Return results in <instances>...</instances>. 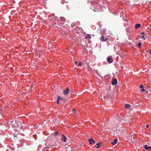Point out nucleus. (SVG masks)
Masks as SVG:
<instances>
[{
  "mask_svg": "<svg viewBox=\"0 0 151 151\" xmlns=\"http://www.w3.org/2000/svg\"><path fill=\"white\" fill-rule=\"evenodd\" d=\"M11 125L13 127H17L19 129H20L22 126L20 122L15 120V121H13L11 122Z\"/></svg>",
  "mask_w": 151,
  "mask_h": 151,
  "instance_id": "nucleus-1",
  "label": "nucleus"
},
{
  "mask_svg": "<svg viewBox=\"0 0 151 151\" xmlns=\"http://www.w3.org/2000/svg\"><path fill=\"white\" fill-rule=\"evenodd\" d=\"M88 142L89 144L91 145L94 143V140L91 138H90L88 139Z\"/></svg>",
  "mask_w": 151,
  "mask_h": 151,
  "instance_id": "nucleus-2",
  "label": "nucleus"
},
{
  "mask_svg": "<svg viewBox=\"0 0 151 151\" xmlns=\"http://www.w3.org/2000/svg\"><path fill=\"white\" fill-rule=\"evenodd\" d=\"M107 60L108 62L109 63H111L113 62V58L111 57H108L107 58Z\"/></svg>",
  "mask_w": 151,
  "mask_h": 151,
  "instance_id": "nucleus-3",
  "label": "nucleus"
},
{
  "mask_svg": "<svg viewBox=\"0 0 151 151\" xmlns=\"http://www.w3.org/2000/svg\"><path fill=\"white\" fill-rule=\"evenodd\" d=\"M113 85H116L117 84V80L116 78L114 79L111 83Z\"/></svg>",
  "mask_w": 151,
  "mask_h": 151,
  "instance_id": "nucleus-4",
  "label": "nucleus"
},
{
  "mask_svg": "<svg viewBox=\"0 0 151 151\" xmlns=\"http://www.w3.org/2000/svg\"><path fill=\"white\" fill-rule=\"evenodd\" d=\"M101 40L102 41L104 42L107 41L108 40V38L107 37L102 36L101 37Z\"/></svg>",
  "mask_w": 151,
  "mask_h": 151,
  "instance_id": "nucleus-5",
  "label": "nucleus"
},
{
  "mask_svg": "<svg viewBox=\"0 0 151 151\" xmlns=\"http://www.w3.org/2000/svg\"><path fill=\"white\" fill-rule=\"evenodd\" d=\"M69 92V89L68 88L66 90H64L63 91V93L65 95H67L68 93Z\"/></svg>",
  "mask_w": 151,
  "mask_h": 151,
  "instance_id": "nucleus-6",
  "label": "nucleus"
},
{
  "mask_svg": "<svg viewBox=\"0 0 151 151\" xmlns=\"http://www.w3.org/2000/svg\"><path fill=\"white\" fill-rule=\"evenodd\" d=\"M117 138L115 139L114 140V141L113 142H111V144L112 145H114L115 144H116L117 142Z\"/></svg>",
  "mask_w": 151,
  "mask_h": 151,
  "instance_id": "nucleus-7",
  "label": "nucleus"
},
{
  "mask_svg": "<svg viewBox=\"0 0 151 151\" xmlns=\"http://www.w3.org/2000/svg\"><path fill=\"white\" fill-rule=\"evenodd\" d=\"M150 95L147 94L145 95V99H150L151 98H150Z\"/></svg>",
  "mask_w": 151,
  "mask_h": 151,
  "instance_id": "nucleus-8",
  "label": "nucleus"
},
{
  "mask_svg": "<svg viewBox=\"0 0 151 151\" xmlns=\"http://www.w3.org/2000/svg\"><path fill=\"white\" fill-rule=\"evenodd\" d=\"M62 136L63 137V138H61V139L63 140V141L64 142H66V139H67V137L65 136V135H62Z\"/></svg>",
  "mask_w": 151,
  "mask_h": 151,
  "instance_id": "nucleus-9",
  "label": "nucleus"
},
{
  "mask_svg": "<svg viewBox=\"0 0 151 151\" xmlns=\"http://www.w3.org/2000/svg\"><path fill=\"white\" fill-rule=\"evenodd\" d=\"M145 148L147 150H151V146L148 147L147 145H145L144 146Z\"/></svg>",
  "mask_w": 151,
  "mask_h": 151,
  "instance_id": "nucleus-10",
  "label": "nucleus"
},
{
  "mask_svg": "<svg viewBox=\"0 0 151 151\" xmlns=\"http://www.w3.org/2000/svg\"><path fill=\"white\" fill-rule=\"evenodd\" d=\"M102 143L101 142H98L96 144L97 148H99L100 147V146L101 145Z\"/></svg>",
  "mask_w": 151,
  "mask_h": 151,
  "instance_id": "nucleus-11",
  "label": "nucleus"
},
{
  "mask_svg": "<svg viewBox=\"0 0 151 151\" xmlns=\"http://www.w3.org/2000/svg\"><path fill=\"white\" fill-rule=\"evenodd\" d=\"M61 21L63 22H64L65 21V18L63 17H61L60 18Z\"/></svg>",
  "mask_w": 151,
  "mask_h": 151,
  "instance_id": "nucleus-12",
  "label": "nucleus"
},
{
  "mask_svg": "<svg viewBox=\"0 0 151 151\" xmlns=\"http://www.w3.org/2000/svg\"><path fill=\"white\" fill-rule=\"evenodd\" d=\"M141 27V24H137L135 25V29H137L138 28H139Z\"/></svg>",
  "mask_w": 151,
  "mask_h": 151,
  "instance_id": "nucleus-13",
  "label": "nucleus"
},
{
  "mask_svg": "<svg viewBox=\"0 0 151 151\" xmlns=\"http://www.w3.org/2000/svg\"><path fill=\"white\" fill-rule=\"evenodd\" d=\"M125 107L126 109H129L130 107V105L129 104H126L125 105Z\"/></svg>",
  "mask_w": 151,
  "mask_h": 151,
  "instance_id": "nucleus-14",
  "label": "nucleus"
},
{
  "mask_svg": "<svg viewBox=\"0 0 151 151\" xmlns=\"http://www.w3.org/2000/svg\"><path fill=\"white\" fill-rule=\"evenodd\" d=\"M63 99V98L60 96H58V97L57 100L60 101V100Z\"/></svg>",
  "mask_w": 151,
  "mask_h": 151,
  "instance_id": "nucleus-15",
  "label": "nucleus"
},
{
  "mask_svg": "<svg viewBox=\"0 0 151 151\" xmlns=\"http://www.w3.org/2000/svg\"><path fill=\"white\" fill-rule=\"evenodd\" d=\"M142 43L141 42H139L138 44V47L139 48H140L141 47V45Z\"/></svg>",
  "mask_w": 151,
  "mask_h": 151,
  "instance_id": "nucleus-16",
  "label": "nucleus"
},
{
  "mask_svg": "<svg viewBox=\"0 0 151 151\" xmlns=\"http://www.w3.org/2000/svg\"><path fill=\"white\" fill-rule=\"evenodd\" d=\"M96 73L97 75L99 76V73L97 70H95V74Z\"/></svg>",
  "mask_w": 151,
  "mask_h": 151,
  "instance_id": "nucleus-17",
  "label": "nucleus"
},
{
  "mask_svg": "<svg viewBox=\"0 0 151 151\" xmlns=\"http://www.w3.org/2000/svg\"><path fill=\"white\" fill-rule=\"evenodd\" d=\"M144 88V86L143 85H141L140 86V88Z\"/></svg>",
  "mask_w": 151,
  "mask_h": 151,
  "instance_id": "nucleus-18",
  "label": "nucleus"
},
{
  "mask_svg": "<svg viewBox=\"0 0 151 151\" xmlns=\"http://www.w3.org/2000/svg\"><path fill=\"white\" fill-rule=\"evenodd\" d=\"M58 132H55L54 133V134L55 135H56L58 134Z\"/></svg>",
  "mask_w": 151,
  "mask_h": 151,
  "instance_id": "nucleus-19",
  "label": "nucleus"
},
{
  "mask_svg": "<svg viewBox=\"0 0 151 151\" xmlns=\"http://www.w3.org/2000/svg\"><path fill=\"white\" fill-rule=\"evenodd\" d=\"M145 91V89L143 88L141 90V92H143V91Z\"/></svg>",
  "mask_w": 151,
  "mask_h": 151,
  "instance_id": "nucleus-20",
  "label": "nucleus"
},
{
  "mask_svg": "<svg viewBox=\"0 0 151 151\" xmlns=\"http://www.w3.org/2000/svg\"><path fill=\"white\" fill-rule=\"evenodd\" d=\"M141 34L142 35H145V33H144V32H142L141 33Z\"/></svg>",
  "mask_w": 151,
  "mask_h": 151,
  "instance_id": "nucleus-21",
  "label": "nucleus"
},
{
  "mask_svg": "<svg viewBox=\"0 0 151 151\" xmlns=\"http://www.w3.org/2000/svg\"><path fill=\"white\" fill-rule=\"evenodd\" d=\"M82 63H80L78 64V65H81Z\"/></svg>",
  "mask_w": 151,
  "mask_h": 151,
  "instance_id": "nucleus-22",
  "label": "nucleus"
},
{
  "mask_svg": "<svg viewBox=\"0 0 151 151\" xmlns=\"http://www.w3.org/2000/svg\"><path fill=\"white\" fill-rule=\"evenodd\" d=\"M149 53L151 55V50L149 51Z\"/></svg>",
  "mask_w": 151,
  "mask_h": 151,
  "instance_id": "nucleus-23",
  "label": "nucleus"
},
{
  "mask_svg": "<svg viewBox=\"0 0 151 151\" xmlns=\"http://www.w3.org/2000/svg\"><path fill=\"white\" fill-rule=\"evenodd\" d=\"M59 102H60V101H59V100H57V104H59Z\"/></svg>",
  "mask_w": 151,
  "mask_h": 151,
  "instance_id": "nucleus-24",
  "label": "nucleus"
},
{
  "mask_svg": "<svg viewBox=\"0 0 151 151\" xmlns=\"http://www.w3.org/2000/svg\"><path fill=\"white\" fill-rule=\"evenodd\" d=\"M142 38L144 40H145V37H144V36H142Z\"/></svg>",
  "mask_w": 151,
  "mask_h": 151,
  "instance_id": "nucleus-25",
  "label": "nucleus"
},
{
  "mask_svg": "<svg viewBox=\"0 0 151 151\" xmlns=\"http://www.w3.org/2000/svg\"><path fill=\"white\" fill-rule=\"evenodd\" d=\"M149 127V125L148 124L147 125L146 127L147 128H148Z\"/></svg>",
  "mask_w": 151,
  "mask_h": 151,
  "instance_id": "nucleus-26",
  "label": "nucleus"
},
{
  "mask_svg": "<svg viewBox=\"0 0 151 151\" xmlns=\"http://www.w3.org/2000/svg\"><path fill=\"white\" fill-rule=\"evenodd\" d=\"M77 63H78V62H77V61H76V62H75V63L76 64H77Z\"/></svg>",
  "mask_w": 151,
  "mask_h": 151,
  "instance_id": "nucleus-27",
  "label": "nucleus"
},
{
  "mask_svg": "<svg viewBox=\"0 0 151 151\" xmlns=\"http://www.w3.org/2000/svg\"><path fill=\"white\" fill-rule=\"evenodd\" d=\"M150 93H151V90H150Z\"/></svg>",
  "mask_w": 151,
  "mask_h": 151,
  "instance_id": "nucleus-28",
  "label": "nucleus"
},
{
  "mask_svg": "<svg viewBox=\"0 0 151 151\" xmlns=\"http://www.w3.org/2000/svg\"><path fill=\"white\" fill-rule=\"evenodd\" d=\"M73 111H75V110H74V109H73Z\"/></svg>",
  "mask_w": 151,
  "mask_h": 151,
  "instance_id": "nucleus-29",
  "label": "nucleus"
}]
</instances>
